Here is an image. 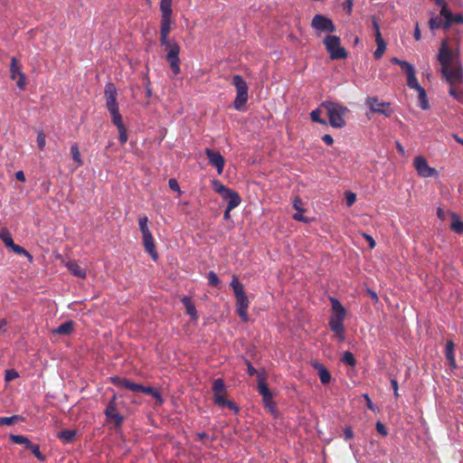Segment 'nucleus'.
Returning a JSON list of instances; mask_svg holds the SVG:
<instances>
[{"instance_id": "nucleus-1", "label": "nucleus", "mask_w": 463, "mask_h": 463, "mask_svg": "<svg viewBox=\"0 0 463 463\" xmlns=\"http://www.w3.org/2000/svg\"><path fill=\"white\" fill-rule=\"evenodd\" d=\"M438 61L441 66V73L450 85L459 84L463 80V69L458 56L453 53L446 42L441 43L439 50Z\"/></svg>"}, {"instance_id": "nucleus-2", "label": "nucleus", "mask_w": 463, "mask_h": 463, "mask_svg": "<svg viewBox=\"0 0 463 463\" xmlns=\"http://www.w3.org/2000/svg\"><path fill=\"white\" fill-rule=\"evenodd\" d=\"M321 107L326 112L328 118L327 124L335 128H344L346 126L345 118L350 111L347 107L328 100L323 101Z\"/></svg>"}, {"instance_id": "nucleus-3", "label": "nucleus", "mask_w": 463, "mask_h": 463, "mask_svg": "<svg viewBox=\"0 0 463 463\" xmlns=\"http://www.w3.org/2000/svg\"><path fill=\"white\" fill-rule=\"evenodd\" d=\"M332 307V315L329 318V327L337 335L339 341L345 340V325L344 321L346 310L344 306L335 298H330Z\"/></svg>"}, {"instance_id": "nucleus-4", "label": "nucleus", "mask_w": 463, "mask_h": 463, "mask_svg": "<svg viewBox=\"0 0 463 463\" xmlns=\"http://www.w3.org/2000/svg\"><path fill=\"white\" fill-rule=\"evenodd\" d=\"M231 287L236 298V311L243 322H248V307L250 301L244 291L243 285L239 281L236 276L232 277Z\"/></svg>"}, {"instance_id": "nucleus-5", "label": "nucleus", "mask_w": 463, "mask_h": 463, "mask_svg": "<svg viewBox=\"0 0 463 463\" xmlns=\"http://www.w3.org/2000/svg\"><path fill=\"white\" fill-rule=\"evenodd\" d=\"M110 381L116 386L129 390L134 392H142L151 395L152 397L156 399L160 403L163 402V399L160 392L151 386H143L139 383H133L127 378H121L118 376L111 377Z\"/></svg>"}, {"instance_id": "nucleus-6", "label": "nucleus", "mask_w": 463, "mask_h": 463, "mask_svg": "<svg viewBox=\"0 0 463 463\" xmlns=\"http://www.w3.org/2000/svg\"><path fill=\"white\" fill-rule=\"evenodd\" d=\"M213 402L219 407H227L235 412L239 411L238 406L232 401L226 399V386L223 379H215L213 383Z\"/></svg>"}, {"instance_id": "nucleus-7", "label": "nucleus", "mask_w": 463, "mask_h": 463, "mask_svg": "<svg viewBox=\"0 0 463 463\" xmlns=\"http://www.w3.org/2000/svg\"><path fill=\"white\" fill-rule=\"evenodd\" d=\"M104 97L106 99V108L110 113L111 120L122 118L119 113L118 103L117 101L118 92L113 83H108L105 87Z\"/></svg>"}, {"instance_id": "nucleus-8", "label": "nucleus", "mask_w": 463, "mask_h": 463, "mask_svg": "<svg viewBox=\"0 0 463 463\" xmlns=\"http://www.w3.org/2000/svg\"><path fill=\"white\" fill-rule=\"evenodd\" d=\"M323 43L332 60L345 59L347 57L345 49L341 45L340 38L336 35H326Z\"/></svg>"}, {"instance_id": "nucleus-9", "label": "nucleus", "mask_w": 463, "mask_h": 463, "mask_svg": "<svg viewBox=\"0 0 463 463\" xmlns=\"http://www.w3.org/2000/svg\"><path fill=\"white\" fill-rule=\"evenodd\" d=\"M232 85L236 89V98L233 102L234 109L241 110L248 101V84L241 75L232 77Z\"/></svg>"}, {"instance_id": "nucleus-10", "label": "nucleus", "mask_w": 463, "mask_h": 463, "mask_svg": "<svg viewBox=\"0 0 463 463\" xmlns=\"http://www.w3.org/2000/svg\"><path fill=\"white\" fill-rule=\"evenodd\" d=\"M165 47V52L166 53L165 60L169 63V66L174 74L177 75L180 72V47L178 43L175 41L170 42Z\"/></svg>"}, {"instance_id": "nucleus-11", "label": "nucleus", "mask_w": 463, "mask_h": 463, "mask_svg": "<svg viewBox=\"0 0 463 463\" xmlns=\"http://www.w3.org/2000/svg\"><path fill=\"white\" fill-rule=\"evenodd\" d=\"M311 27L317 35L322 33H334L336 30L333 21L324 14H315L311 21Z\"/></svg>"}, {"instance_id": "nucleus-12", "label": "nucleus", "mask_w": 463, "mask_h": 463, "mask_svg": "<svg viewBox=\"0 0 463 463\" xmlns=\"http://www.w3.org/2000/svg\"><path fill=\"white\" fill-rule=\"evenodd\" d=\"M104 414L106 415L108 420L114 423L116 429H118L122 426L124 417L118 411L116 395H114L107 404Z\"/></svg>"}, {"instance_id": "nucleus-13", "label": "nucleus", "mask_w": 463, "mask_h": 463, "mask_svg": "<svg viewBox=\"0 0 463 463\" xmlns=\"http://www.w3.org/2000/svg\"><path fill=\"white\" fill-rule=\"evenodd\" d=\"M10 78L16 80V85L20 90H24L26 87V78L22 71V65L19 64L15 57L11 58L10 63Z\"/></svg>"}, {"instance_id": "nucleus-14", "label": "nucleus", "mask_w": 463, "mask_h": 463, "mask_svg": "<svg viewBox=\"0 0 463 463\" xmlns=\"http://www.w3.org/2000/svg\"><path fill=\"white\" fill-rule=\"evenodd\" d=\"M366 106L373 113H380L387 118H390L392 114V110L390 109H384L389 107V102H380L376 97H369L365 101Z\"/></svg>"}, {"instance_id": "nucleus-15", "label": "nucleus", "mask_w": 463, "mask_h": 463, "mask_svg": "<svg viewBox=\"0 0 463 463\" xmlns=\"http://www.w3.org/2000/svg\"><path fill=\"white\" fill-rule=\"evenodd\" d=\"M413 165L419 175L422 177H430L436 174V169L430 167L428 165L426 158L421 156L414 158Z\"/></svg>"}, {"instance_id": "nucleus-16", "label": "nucleus", "mask_w": 463, "mask_h": 463, "mask_svg": "<svg viewBox=\"0 0 463 463\" xmlns=\"http://www.w3.org/2000/svg\"><path fill=\"white\" fill-rule=\"evenodd\" d=\"M204 152L210 165L214 166L217 169L218 174L221 175L225 165L224 157L221 155L220 152L214 151L211 148H206Z\"/></svg>"}, {"instance_id": "nucleus-17", "label": "nucleus", "mask_w": 463, "mask_h": 463, "mask_svg": "<svg viewBox=\"0 0 463 463\" xmlns=\"http://www.w3.org/2000/svg\"><path fill=\"white\" fill-rule=\"evenodd\" d=\"M258 391L262 396V400L265 404L272 403L273 395L261 373H258Z\"/></svg>"}, {"instance_id": "nucleus-18", "label": "nucleus", "mask_w": 463, "mask_h": 463, "mask_svg": "<svg viewBox=\"0 0 463 463\" xmlns=\"http://www.w3.org/2000/svg\"><path fill=\"white\" fill-rule=\"evenodd\" d=\"M143 237V245L145 247L146 251L150 255V257L156 260L158 259V254L156 250V245L154 242V238L152 233H147L142 236Z\"/></svg>"}, {"instance_id": "nucleus-19", "label": "nucleus", "mask_w": 463, "mask_h": 463, "mask_svg": "<svg viewBox=\"0 0 463 463\" xmlns=\"http://www.w3.org/2000/svg\"><path fill=\"white\" fill-rule=\"evenodd\" d=\"M312 366L317 371L319 380L323 384H327L330 383L331 373L324 364L318 362H315L312 364Z\"/></svg>"}, {"instance_id": "nucleus-20", "label": "nucleus", "mask_w": 463, "mask_h": 463, "mask_svg": "<svg viewBox=\"0 0 463 463\" xmlns=\"http://www.w3.org/2000/svg\"><path fill=\"white\" fill-rule=\"evenodd\" d=\"M454 351H455V344L453 343L452 340H447L446 341L445 356H446V359H447L449 366L452 369L457 368V363H456Z\"/></svg>"}, {"instance_id": "nucleus-21", "label": "nucleus", "mask_w": 463, "mask_h": 463, "mask_svg": "<svg viewBox=\"0 0 463 463\" xmlns=\"http://www.w3.org/2000/svg\"><path fill=\"white\" fill-rule=\"evenodd\" d=\"M65 266L73 276L80 279L86 278V269L81 268L75 260L67 261Z\"/></svg>"}, {"instance_id": "nucleus-22", "label": "nucleus", "mask_w": 463, "mask_h": 463, "mask_svg": "<svg viewBox=\"0 0 463 463\" xmlns=\"http://www.w3.org/2000/svg\"><path fill=\"white\" fill-rule=\"evenodd\" d=\"M222 198L228 202V203H227L228 211L233 210L234 208L239 206V204L241 202L239 194L233 190H230V193H227V194H224L222 196Z\"/></svg>"}, {"instance_id": "nucleus-23", "label": "nucleus", "mask_w": 463, "mask_h": 463, "mask_svg": "<svg viewBox=\"0 0 463 463\" xmlns=\"http://www.w3.org/2000/svg\"><path fill=\"white\" fill-rule=\"evenodd\" d=\"M77 430H62L57 433V438L63 443V444H70L72 443L77 436Z\"/></svg>"}, {"instance_id": "nucleus-24", "label": "nucleus", "mask_w": 463, "mask_h": 463, "mask_svg": "<svg viewBox=\"0 0 463 463\" xmlns=\"http://www.w3.org/2000/svg\"><path fill=\"white\" fill-rule=\"evenodd\" d=\"M74 331L73 321H66L52 330L54 335H69Z\"/></svg>"}, {"instance_id": "nucleus-25", "label": "nucleus", "mask_w": 463, "mask_h": 463, "mask_svg": "<svg viewBox=\"0 0 463 463\" xmlns=\"http://www.w3.org/2000/svg\"><path fill=\"white\" fill-rule=\"evenodd\" d=\"M181 302L184 306L186 313L191 317V318L193 320H196L198 318L197 311H196L195 306L193 303L191 298L188 296H184L181 298Z\"/></svg>"}, {"instance_id": "nucleus-26", "label": "nucleus", "mask_w": 463, "mask_h": 463, "mask_svg": "<svg viewBox=\"0 0 463 463\" xmlns=\"http://www.w3.org/2000/svg\"><path fill=\"white\" fill-rule=\"evenodd\" d=\"M439 6L441 7V10H440V15L443 16L445 18V22H444V28L445 29H448L451 26L452 24V17H453V14L448 9V6H447V4L445 3L444 0H441L440 4L438 5Z\"/></svg>"}, {"instance_id": "nucleus-27", "label": "nucleus", "mask_w": 463, "mask_h": 463, "mask_svg": "<svg viewBox=\"0 0 463 463\" xmlns=\"http://www.w3.org/2000/svg\"><path fill=\"white\" fill-rule=\"evenodd\" d=\"M375 43L377 45L376 50L373 52V56L375 60L382 59L383 55L386 51V43L382 37V33H377V38H375Z\"/></svg>"}, {"instance_id": "nucleus-28", "label": "nucleus", "mask_w": 463, "mask_h": 463, "mask_svg": "<svg viewBox=\"0 0 463 463\" xmlns=\"http://www.w3.org/2000/svg\"><path fill=\"white\" fill-rule=\"evenodd\" d=\"M112 123L118 128V139L121 145H124L128 141V133L125 125L123 124L122 118L118 119L111 120Z\"/></svg>"}, {"instance_id": "nucleus-29", "label": "nucleus", "mask_w": 463, "mask_h": 463, "mask_svg": "<svg viewBox=\"0 0 463 463\" xmlns=\"http://www.w3.org/2000/svg\"><path fill=\"white\" fill-rule=\"evenodd\" d=\"M160 11L162 17H172V0H161Z\"/></svg>"}, {"instance_id": "nucleus-30", "label": "nucleus", "mask_w": 463, "mask_h": 463, "mask_svg": "<svg viewBox=\"0 0 463 463\" xmlns=\"http://www.w3.org/2000/svg\"><path fill=\"white\" fill-rule=\"evenodd\" d=\"M324 108L321 107V105L317 108L316 109L312 110L310 113V118L314 122H317L318 124H321L323 126L327 125V121L325 118H321L322 109Z\"/></svg>"}, {"instance_id": "nucleus-31", "label": "nucleus", "mask_w": 463, "mask_h": 463, "mask_svg": "<svg viewBox=\"0 0 463 463\" xmlns=\"http://www.w3.org/2000/svg\"><path fill=\"white\" fill-rule=\"evenodd\" d=\"M172 17H162L160 25V34L169 35L171 32Z\"/></svg>"}, {"instance_id": "nucleus-32", "label": "nucleus", "mask_w": 463, "mask_h": 463, "mask_svg": "<svg viewBox=\"0 0 463 463\" xmlns=\"http://www.w3.org/2000/svg\"><path fill=\"white\" fill-rule=\"evenodd\" d=\"M71 155L73 159V161L77 164V166H80L83 165V161L81 159L80 152L79 149V146L76 143H74L71 146Z\"/></svg>"}, {"instance_id": "nucleus-33", "label": "nucleus", "mask_w": 463, "mask_h": 463, "mask_svg": "<svg viewBox=\"0 0 463 463\" xmlns=\"http://www.w3.org/2000/svg\"><path fill=\"white\" fill-rule=\"evenodd\" d=\"M10 439L15 444L24 445L26 449H29L32 444L30 439L23 435L11 434Z\"/></svg>"}, {"instance_id": "nucleus-34", "label": "nucleus", "mask_w": 463, "mask_h": 463, "mask_svg": "<svg viewBox=\"0 0 463 463\" xmlns=\"http://www.w3.org/2000/svg\"><path fill=\"white\" fill-rule=\"evenodd\" d=\"M0 239L7 248H11L14 244L12 234L5 229L0 232Z\"/></svg>"}, {"instance_id": "nucleus-35", "label": "nucleus", "mask_w": 463, "mask_h": 463, "mask_svg": "<svg viewBox=\"0 0 463 463\" xmlns=\"http://www.w3.org/2000/svg\"><path fill=\"white\" fill-rule=\"evenodd\" d=\"M407 85L410 89H412V90H420V88H422L419 83H418V80H417V78L415 76V71L411 72V73H409L407 75Z\"/></svg>"}, {"instance_id": "nucleus-36", "label": "nucleus", "mask_w": 463, "mask_h": 463, "mask_svg": "<svg viewBox=\"0 0 463 463\" xmlns=\"http://www.w3.org/2000/svg\"><path fill=\"white\" fill-rule=\"evenodd\" d=\"M213 190L220 194L222 196L224 194H227V193H230V188L223 185L219 180H213Z\"/></svg>"}, {"instance_id": "nucleus-37", "label": "nucleus", "mask_w": 463, "mask_h": 463, "mask_svg": "<svg viewBox=\"0 0 463 463\" xmlns=\"http://www.w3.org/2000/svg\"><path fill=\"white\" fill-rule=\"evenodd\" d=\"M341 361L344 364H348L350 366H354L356 364V360H355L354 354L349 351L344 352Z\"/></svg>"}, {"instance_id": "nucleus-38", "label": "nucleus", "mask_w": 463, "mask_h": 463, "mask_svg": "<svg viewBox=\"0 0 463 463\" xmlns=\"http://www.w3.org/2000/svg\"><path fill=\"white\" fill-rule=\"evenodd\" d=\"M419 94V101H420V107L422 109H427L429 108L428 99H427V94L423 88H420L417 90Z\"/></svg>"}, {"instance_id": "nucleus-39", "label": "nucleus", "mask_w": 463, "mask_h": 463, "mask_svg": "<svg viewBox=\"0 0 463 463\" xmlns=\"http://www.w3.org/2000/svg\"><path fill=\"white\" fill-rule=\"evenodd\" d=\"M23 418L19 415H13L10 417H0V426L12 425Z\"/></svg>"}, {"instance_id": "nucleus-40", "label": "nucleus", "mask_w": 463, "mask_h": 463, "mask_svg": "<svg viewBox=\"0 0 463 463\" xmlns=\"http://www.w3.org/2000/svg\"><path fill=\"white\" fill-rule=\"evenodd\" d=\"M148 218L144 215L138 219L139 230L142 232V236L147 233H151L147 226Z\"/></svg>"}, {"instance_id": "nucleus-41", "label": "nucleus", "mask_w": 463, "mask_h": 463, "mask_svg": "<svg viewBox=\"0 0 463 463\" xmlns=\"http://www.w3.org/2000/svg\"><path fill=\"white\" fill-rule=\"evenodd\" d=\"M30 451L35 456V458L41 461L45 459L44 455L41 452L40 446L38 444H30L29 449Z\"/></svg>"}, {"instance_id": "nucleus-42", "label": "nucleus", "mask_w": 463, "mask_h": 463, "mask_svg": "<svg viewBox=\"0 0 463 463\" xmlns=\"http://www.w3.org/2000/svg\"><path fill=\"white\" fill-rule=\"evenodd\" d=\"M14 252H15L16 254L18 255H23V256H25L27 258H29L30 260L33 259V256L25 250L24 249L23 247H21L20 245H17V244H14L13 247L10 248Z\"/></svg>"}, {"instance_id": "nucleus-43", "label": "nucleus", "mask_w": 463, "mask_h": 463, "mask_svg": "<svg viewBox=\"0 0 463 463\" xmlns=\"http://www.w3.org/2000/svg\"><path fill=\"white\" fill-rule=\"evenodd\" d=\"M450 228L456 233L461 234L463 233V222L458 219H454L451 222Z\"/></svg>"}, {"instance_id": "nucleus-44", "label": "nucleus", "mask_w": 463, "mask_h": 463, "mask_svg": "<svg viewBox=\"0 0 463 463\" xmlns=\"http://www.w3.org/2000/svg\"><path fill=\"white\" fill-rule=\"evenodd\" d=\"M208 283L212 287H218L221 280L213 271H210L208 274Z\"/></svg>"}, {"instance_id": "nucleus-45", "label": "nucleus", "mask_w": 463, "mask_h": 463, "mask_svg": "<svg viewBox=\"0 0 463 463\" xmlns=\"http://www.w3.org/2000/svg\"><path fill=\"white\" fill-rule=\"evenodd\" d=\"M345 195L346 205L348 207L352 206L355 203L356 194L353 192L346 191L345 193Z\"/></svg>"}, {"instance_id": "nucleus-46", "label": "nucleus", "mask_w": 463, "mask_h": 463, "mask_svg": "<svg viewBox=\"0 0 463 463\" xmlns=\"http://www.w3.org/2000/svg\"><path fill=\"white\" fill-rule=\"evenodd\" d=\"M37 146L41 150L45 147V135L43 130H40L37 134Z\"/></svg>"}, {"instance_id": "nucleus-47", "label": "nucleus", "mask_w": 463, "mask_h": 463, "mask_svg": "<svg viewBox=\"0 0 463 463\" xmlns=\"http://www.w3.org/2000/svg\"><path fill=\"white\" fill-rule=\"evenodd\" d=\"M454 85H450L449 88V94L457 100H461L463 99V94L461 91H458L456 88L453 87Z\"/></svg>"}, {"instance_id": "nucleus-48", "label": "nucleus", "mask_w": 463, "mask_h": 463, "mask_svg": "<svg viewBox=\"0 0 463 463\" xmlns=\"http://www.w3.org/2000/svg\"><path fill=\"white\" fill-rule=\"evenodd\" d=\"M429 24H430V29L435 30V29H438L440 27V25L442 24V20L439 17H432V18H430Z\"/></svg>"}, {"instance_id": "nucleus-49", "label": "nucleus", "mask_w": 463, "mask_h": 463, "mask_svg": "<svg viewBox=\"0 0 463 463\" xmlns=\"http://www.w3.org/2000/svg\"><path fill=\"white\" fill-rule=\"evenodd\" d=\"M371 21H372V27L374 31V36H375V38H377V33H381L378 19L375 15H372Z\"/></svg>"}, {"instance_id": "nucleus-50", "label": "nucleus", "mask_w": 463, "mask_h": 463, "mask_svg": "<svg viewBox=\"0 0 463 463\" xmlns=\"http://www.w3.org/2000/svg\"><path fill=\"white\" fill-rule=\"evenodd\" d=\"M401 68L406 73V75L415 71L413 65L406 61H403Z\"/></svg>"}, {"instance_id": "nucleus-51", "label": "nucleus", "mask_w": 463, "mask_h": 463, "mask_svg": "<svg viewBox=\"0 0 463 463\" xmlns=\"http://www.w3.org/2000/svg\"><path fill=\"white\" fill-rule=\"evenodd\" d=\"M168 185L171 190L180 193V187H179V184H178V182L176 181V179H175V178L169 179Z\"/></svg>"}, {"instance_id": "nucleus-52", "label": "nucleus", "mask_w": 463, "mask_h": 463, "mask_svg": "<svg viewBox=\"0 0 463 463\" xmlns=\"http://www.w3.org/2000/svg\"><path fill=\"white\" fill-rule=\"evenodd\" d=\"M293 219L295 221H298V222H303L305 223H307L309 222V220L305 217L303 215V212H297L294 215H293Z\"/></svg>"}, {"instance_id": "nucleus-53", "label": "nucleus", "mask_w": 463, "mask_h": 463, "mask_svg": "<svg viewBox=\"0 0 463 463\" xmlns=\"http://www.w3.org/2000/svg\"><path fill=\"white\" fill-rule=\"evenodd\" d=\"M16 377H18V373L14 371V370H7L6 373H5V381L6 382H10L14 379H15Z\"/></svg>"}, {"instance_id": "nucleus-54", "label": "nucleus", "mask_w": 463, "mask_h": 463, "mask_svg": "<svg viewBox=\"0 0 463 463\" xmlns=\"http://www.w3.org/2000/svg\"><path fill=\"white\" fill-rule=\"evenodd\" d=\"M376 430L382 435V436H386L388 433H387V430L385 428V426L381 422V421H377L376 422Z\"/></svg>"}, {"instance_id": "nucleus-55", "label": "nucleus", "mask_w": 463, "mask_h": 463, "mask_svg": "<svg viewBox=\"0 0 463 463\" xmlns=\"http://www.w3.org/2000/svg\"><path fill=\"white\" fill-rule=\"evenodd\" d=\"M363 236L365 239V241L368 242L369 248L373 249L376 245L374 239L367 233H364Z\"/></svg>"}, {"instance_id": "nucleus-56", "label": "nucleus", "mask_w": 463, "mask_h": 463, "mask_svg": "<svg viewBox=\"0 0 463 463\" xmlns=\"http://www.w3.org/2000/svg\"><path fill=\"white\" fill-rule=\"evenodd\" d=\"M302 201L299 197H296L293 203L294 208L297 210V212H304V209L301 207Z\"/></svg>"}, {"instance_id": "nucleus-57", "label": "nucleus", "mask_w": 463, "mask_h": 463, "mask_svg": "<svg viewBox=\"0 0 463 463\" xmlns=\"http://www.w3.org/2000/svg\"><path fill=\"white\" fill-rule=\"evenodd\" d=\"M245 364L247 365V371H248L249 375L251 376V375H254L255 373H257L256 369L252 366L251 363L249 360H245Z\"/></svg>"}, {"instance_id": "nucleus-58", "label": "nucleus", "mask_w": 463, "mask_h": 463, "mask_svg": "<svg viewBox=\"0 0 463 463\" xmlns=\"http://www.w3.org/2000/svg\"><path fill=\"white\" fill-rule=\"evenodd\" d=\"M344 5L346 10V13L350 14L353 11L354 0H345Z\"/></svg>"}, {"instance_id": "nucleus-59", "label": "nucleus", "mask_w": 463, "mask_h": 463, "mask_svg": "<svg viewBox=\"0 0 463 463\" xmlns=\"http://www.w3.org/2000/svg\"><path fill=\"white\" fill-rule=\"evenodd\" d=\"M345 439L348 440L354 438V431L351 428H345L344 430Z\"/></svg>"}, {"instance_id": "nucleus-60", "label": "nucleus", "mask_w": 463, "mask_h": 463, "mask_svg": "<svg viewBox=\"0 0 463 463\" xmlns=\"http://www.w3.org/2000/svg\"><path fill=\"white\" fill-rule=\"evenodd\" d=\"M322 140L327 145V146H331L333 145L334 143V138L332 137V136H330L329 134H325L323 137H322Z\"/></svg>"}, {"instance_id": "nucleus-61", "label": "nucleus", "mask_w": 463, "mask_h": 463, "mask_svg": "<svg viewBox=\"0 0 463 463\" xmlns=\"http://www.w3.org/2000/svg\"><path fill=\"white\" fill-rule=\"evenodd\" d=\"M363 396H364V398L366 401V405H367L368 409H370L371 411H374L375 408H374V406H373V404L369 395L365 393Z\"/></svg>"}, {"instance_id": "nucleus-62", "label": "nucleus", "mask_w": 463, "mask_h": 463, "mask_svg": "<svg viewBox=\"0 0 463 463\" xmlns=\"http://www.w3.org/2000/svg\"><path fill=\"white\" fill-rule=\"evenodd\" d=\"M455 23V24H463V15L462 14H455L453 15L452 17V24Z\"/></svg>"}, {"instance_id": "nucleus-63", "label": "nucleus", "mask_w": 463, "mask_h": 463, "mask_svg": "<svg viewBox=\"0 0 463 463\" xmlns=\"http://www.w3.org/2000/svg\"><path fill=\"white\" fill-rule=\"evenodd\" d=\"M171 41L168 40V35L167 34H160V44L162 46H165L166 45L167 43H169Z\"/></svg>"}, {"instance_id": "nucleus-64", "label": "nucleus", "mask_w": 463, "mask_h": 463, "mask_svg": "<svg viewBox=\"0 0 463 463\" xmlns=\"http://www.w3.org/2000/svg\"><path fill=\"white\" fill-rule=\"evenodd\" d=\"M15 177L18 181L24 182L25 181V175L23 171H17L15 173Z\"/></svg>"}]
</instances>
